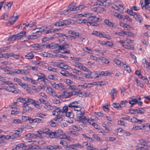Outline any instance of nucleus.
I'll list each match as a JSON object with an SVG mask.
<instances>
[{
	"instance_id": "f257e3e1",
	"label": "nucleus",
	"mask_w": 150,
	"mask_h": 150,
	"mask_svg": "<svg viewBox=\"0 0 150 150\" xmlns=\"http://www.w3.org/2000/svg\"><path fill=\"white\" fill-rule=\"evenodd\" d=\"M59 47V49L54 50L55 53L61 52L62 53H69L70 52V50L67 49L69 47L68 44L62 45H59L57 44Z\"/></svg>"
},
{
	"instance_id": "f03ea898",
	"label": "nucleus",
	"mask_w": 150,
	"mask_h": 150,
	"mask_svg": "<svg viewBox=\"0 0 150 150\" xmlns=\"http://www.w3.org/2000/svg\"><path fill=\"white\" fill-rule=\"evenodd\" d=\"M75 4L74 3H72L69 5L68 8L66 10L67 13H69L71 11L81 10L85 7L83 5H79L78 6H74ZM65 11H64V12Z\"/></svg>"
},
{
	"instance_id": "7ed1b4c3",
	"label": "nucleus",
	"mask_w": 150,
	"mask_h": 150,
	"mask_svg": "<svg viewBox=\"0 0 150 150\" xmlns=\"http://www.w3.org/2000/svg\"><path fill=\"white\" fill-rule=\"evenodd\" d=\"M33 149H48L50 150L55 149H61L62 147L60 146L54 145L53 146L50 145L47 146H34L32 147Z\"/></svg>"
},
{
	"instance_id": "20e7f679",
	"label": "nucleus",
	"mask_w": 150,
	"mask_h": 150,
	"mask_svg": "<svg viewBox=\"0 0 150 150\" xmlns=\"http://www.w3.org/2000/svg\"><path fill=\"white\" fill-rule=\"evenodd\" d=\"M93 14L88 13H84L83 14H81V16H84L87 17L88 18H89V20L91 21H99L100 18H97L94 16H93Z\"/></svg>"
},
{
	"instance_id": "39448f33",
	"label": "nucleus",
	"mask_w": 150,
	"mask_h": 150,
	"mask_svg": "<svg viewBox=\"0 0 150 150\" xmlns=\"http://www.w3.org/2000/svg\"><path fill=\"white\" fill-rule=\"evenodd\" d=\"M71 22L68 20L59 21L55 23L54 25L56 26H62L70 24Z\"/></svg>"
},
{
	"instance_id": "423d86ee",
	"label": "nucleus",
	"mask_w": 150,
	"mask_h": 150,
	"mask_svg": "<svg viewBox=\"0 0 150 150\" xmlns=\"http://www.w3.org/2000/svg\"><path fill=\"white\" fill-rule=\"evenodd\" d=\"M96 4V5L108 6L110 5V3L109 2H108L107 0H97Z\"/></svg>"
},
{
	"instance_id": "0eeeda50",
	"label": "nucleus",
	"mask_w": 150,
	"mask_h": 150,
	"mask_svg": "<svg viewBox=\"0 0 150 150\" xmlns=\"http://www.w3.org/2000/svg\"><path fill=\"white\" fill-rule=\"evenodd\" d=\"M15 13H14L13 15L10 18V19L11 21H10L6 25L8 26H10L11 25H12L16 21V20L18 19V16H16L15 17L14 16V14Z\"/></svg>"
},
{
	"instance_id": "6e6552de",
	"label": "nucleus",
	"mask_w": 150,
	"mask_h": 150,
	"mask_svg": "<svg viewBox=\"0 0 150 150\" xmlns=\"http://www.w3.org/2000/svg\"><path fill=\"white\" fill-rule=\"evenodd\" d=\"M9 88L8 91L11 92L15 94H16L19 93V90L15 88L14 86L13 85H9Z\"/></svg>"
},
{
	"instance_id": "1a4fd4ad",
	"label": "nucleus",
	"mask_w": 150,
	"mask_h": 150,
	"mask_svg": "<svg viewBox=\"0 0 150 150\" xmlns=\"http://www.w3.org/2000/svg\"><path fill=\"white\" fill-rule=\"evenodd\" d=\"M68 88L69 90H71L72 91L70 92L71 93H73L74 92L75 93L73 95H75L78 93V91L76 87L75 86L69 85Z\"/></svg>"
},
{
	"instance_id": "9d476101",
	"label": "nucleus",
	"mask_w": 150,
	"mask_h": 150,
	"mask_svg": "<svg viewBox=\"0 0 150 150\" xmlns=\"http://www.w3.org/2000/svg\"><path fill=\"white\" fill-rule=\"evenodd\" d=\"M35 102V100L29 98H25V101L24 102L23 105H29L30 104H33Z\"/></svg>"
},
{
	"instance_id": "9b49d317",
	"label": "nucleus",
	"mask_w": 150,
	"mask_h": 150,
	"mask_svg": "<svg viewBox=\"0 0 150 150\" xmlns=\"http://www.w3.org/2000/svg\"><path fill=\"white\" fill-rule=\"evenodd\" d=\"M47 131H45V130L42 131H37V132L38 133V135H37L36 137H39L40 139H42L43 138V136L42 135V134L44 133L46 134L47 132H48L50 130L49 129H47Z\"/></svg>"
},
{
	"instance_id": "f8f14e48",
	"label": "nucleus",
	"mask_w": 150,
	"mask_h": 150,
	"mask_svg": "<svg viewBox=\"0 0 150 150\" xmlns=\"http://www.w3.org/2000/svg\"><path fill=\"white\" fill-rule=\"evenodd\" d=\"M74 93V92L73 93H71V92H64V93L61 95L59 96L62 98H67L70 97L71 96L75 94Z\"/></svg>"
},
{
	"instance_id": "ddd939ff",
	"label": "nucleus",
	"mask_w": 150,
	"mask_h": 150,
	"mask_svg": "<svg viewBox=\"0 0 150 150\" xmlns=\"http://www.w3.org/2000/svg\"><path fill=\"white\" fill-rule=\"evenodd\" d=\"M53 86L54 87L57 89H59L62 88L63 90L65 89L64 86L62 84V83H59L58 84H56L55 83Z\"/></svg>"
},
{
	"instance_id": "4468645a",
	"label": "nucleus",
	"mask_w": 150,
	"mask_h": 150,
	"mask_svg": "<svg viewBox=\"0 0 150 150\" xmlns=\"http://www.w3.org/2000/svg\"><path fill=\"white\" fill-rule=\"evenodd\" d=\"M133 17L137 21H138L140 23H141L142 21H143L142 16L138 13H136Z\"/></svg>"
},
{
	"instance_id": "2eb2a0df",
	"label": "nucleus",
	"mask_w": 150,
	"mask_h": 150,
	"mask_svg": "<svg viewBox=\"0 0 150 150\" xmlns=\"http://www.w3.org/2000/svg\"><path fill=\"white\" fill-rule=\"evenodd\" d=\"M70 137L69 136H67L66 134H61L60 136L58 138H57L58 139H67V140H71Z\"/></svg>"
},
{
	"instance_id": "dca6fc26",
	"label": "nucleus",
	"mask_w": 150,
	"mask_h": 150,
	"mask_svg": "<svg viewBox=\"0 0 150 150\" xmlns=\"http://www.w3.org/2000/svg\"><path fill=\"white\" fill-rule=\"evenodd\" d=\"M56 116L57 117L54 118L55 121L61 122L63 120L64 116L63 115H58Z\"/></svg>"
},
{
	"instance_id": "f3484780",
	"label": "nucleus",
	"mask_w": 150,
	"mask_h": 150,
	"mask_svg": "<svg viewBox=\"0 0 150 150\" xmlns=\"http://www.w3.org/2000/svg\"><path fill=\"white\" fill-rule=\"evenodd\" d=\"M150 4V0H148L147 3H146L145 0H144V5L142 6V8H143L144 7H145L146 10H147L150 11V6H149V4Z\"/></svg>"
},
{
	"instance_id": "a211bd4d",
	"label": "nucleus",
	"mask_w": 150,
	"mask_h": 150,
	"mask_svg": "<svg viewBox=\"0 0 150 150\" xmlns=\"http://www.w3.org/2000/svg\"><path fill=\"white\" fill-rule=\"evenodd\" d=\"M46 135L47 137H48L50 138L51 139L56 138L55 135V134L54 132H52L51 131H50L48 132H47Z\"/></svg>"
},
{
	"instance_id": "6ab92c4d",
	"label": "nucleus",
	"mask_w": 150,
	"mask_h": 150,
	"mask_svg": "<svg viewBox=\"0 0 150 150\" xmlns=\"http://www.w3.org/2000/svg\"><path fill=\"white\" fill-rule=\"evenodd\" d=\"M25 36L26 37V40L35 39L37 38V36L36 35H32L27 36L25 35Z\"/></svg>"
},
{
	"instance_id": "aec40b11",
	"label": "nucleus",
	"mask_w": 150,
	"mask_h": 150,
	"mask_svg": "<svg viewBox=\"0 0 150 150\" xmlns=\"http://www.w3.org/2000/svg\"><path fill=\"white\" fill-rule=\"evenodd\" d=\"M24 105L23 106V109L25 113L28 111L32 110L33 109L31 107L28 106V105Z\"/></svg>"
},
{
	"instance_id": "412c9836",
	"label": "nucleus",
	"mask_w": 150,
	"mask_h": 150,
	"mask_svg": "<svg viewBox=\"0 0 150 150\" xmlns=\"http://www.w3.org/2000/svg\"><path fill=\"white\" fill-rule=\"evenodd\" d=\"M131 122L133 123H138L139 124H142L143 121V120H138L135 117H133L131 119Z\"/></svg>"
},
{
	"instance_id": "4be33fe9",
	"label": "nucleus",
	"mask_w": 150,
	"mask_h": 150,
	"mask_svg": "<svg viewBox=\"0 0 150 150\" xmlns=\"http://www.w3.org/2000/svg\"><path fill=\"white\" fill-rule=\"evenodd\" d=\"M61 112V110L60 108L56 107V108L52 112V115H59Z\"/></svg>"
},
{
	"instance_id": "5701e85b",
	"label": "nucleus",
	"mask_w": 150,
	"mask_h": 150,
	"mask_svg": "<svg viewBox=\"0 0 150 150\" xmlns=\"http://www.w3.org/2000/svg\"><path fill=\"white\" fill-rule=\"evenodd\" d=\"M13 4V2H6L4 5V8L6 10L10 8Z\"/></svg>"
},
{
	"instance_id": "b1692460",
	"label": "nucleus",
	"mask_w": 150,
	"mask_h": 150,
	"mask_svg": "<svg viewBox=\"0 0 150 150\" xmlns=\"http://www.w3.org/2000/svg\"><path fill=\"white\" fill-rule=\"evenodd\" d=\"M104 23L110 27H114L115 25V23L110 21L106 19L104 21Z\"/></svg>"
},
{
	"instance_id": "393cba45",
	"label": "nucleus",
	"mask_w": 150,
	"mask_h": 150,
	"mask_svg": "<svg viewBox=\"0 0 150 150\" xmlns=\"http://www.w3.org/2000/svg\"><path fill=\"white\" fill-rule=\"evenodd\" d=\"M47 27H42L39 28H37L36 29H38V31H36L35 32V33H36L38 32H44L45 33L46 31V29L47 28Z\"/></svg>"
},
{
	"instance_id": "a878e982",
	"label": "nucleus",
	"mask_w": 150,
	"mask_h": 150,
	"mask_svg": "<svg viewBox=\"0 0 150 150\" xmlns=\"http://www.w3.org/2000/svg\"><path fill=\"white\" fill-rule=\"evenodd\" d=\"M27 71L24 69H15V74L17 73L18 74H26Z\"/></svg>"
},
{
	"instance_id": "bb28decb",
	"label": "nucleus",
	"mask_w": 150,
	"mask_h": 150,
	"mask_svg": "<svg viewBox=\"0 0 150 150\" xmlns=\"http://www.w3.org/2000/svg\"><path fill=\"white\" fill-rule=\"evenodd\" d=\"M126 63H122V66L124 68L125 70L129 73H130L131 71L130 67H129L128 65L126 64Z\"/></svg>"
},
{
	"instance_id": "cd10ccee",
	"label": "nucleus",
	"mask_w": 150,
	"mask_h": 150,
	"mask_svg": "<svg viewBox=\"0 0 150 150\" xmlns=\"http://www.w3.org/2000/svg\"><path fill=\"white\" fill-rule=\"evenodd\" d=\"M35 75L39 77L37 80H39V79H41V81H44V78L45 77V76L43 74L41 73H38L37 74H35Z\"/></svg>"
},
{
	"instance_id": "c85d7f7f",
	"label": "nucleus",
	"mask_w": 150,
	"mask_h": 150,
	"mask_svg": "<svg viewBox=\"0 0 150 150\" xmlns=\"http://www.w3.org/2000/svg\"><path fill=\"white\" fill-rule=\"evenodd\" d=\"M47 90L49 92H50L52 94V95L56 97H58L57 95H56L55 94V92L51 87L47 86Z\"/></svg>"
},
{
	"instance_id": "c756f323",
	"label": "nucleus",
	"mask_w": 150,
	"mask_h": 150,
	"mask_svg": "<svg viewBox=\"0 0 150 150\" xmlns=\"http://www.w3.org/2000/svg\"><path fill=\"white\" fill-rule=\"evenodd\" d=\"M56 138L57 139L60 136L61 134L63 133L62 130V129H59L54 132Z\"/></svg>"
},
{
	"instance_id": "7c9ffc66",
	"label": "nucleus",
	"mask_w": 150,
	"mask_h": 150,
	"mask_svg": "<svg viewBox=\"0 0 150 150\" xmlns=\"http://www.w3.org/2000/svg\"><path fill=\"white\" fill-rule=\"evenodd\" d=\"M117 92V91L116 89L115 88L111 90L110 94L111 96V98L112 99L114 98V96L115 94H116Z\"/></svg>"
},
{
	"instance_id": "2f4dec72",
	"label": "nucleus",
	"mask_w": 150,
	"mask_h": 150,
	"mask_svg": "<svg viewBox=\"0 0 150 150\" xmlns=\"http://www.w3.org/2000/svg\"><path fill=\"white\" fill-rule=\"evenodd\" d=\"M112 105L114 107L117 108L118 110H121L122 109V107L121 106L120 104L118 103H113Z\"/></svg>"
},
{
	"instance_id": "473e14b6",
	"label": "nucleus",
	"mask_w": 150,
	"mask_h": 150,
	"mask_svg": "<svg viewBox=\"0 0 150 150\" xmlns=\"http://www.w3.org/2000/svg\"><path fill=\"white\" fill-rule=\"evenodd\" d=\"M14 81L16 82L20 86L23 85V83H22V80L18 78H15L13 79Z\"/></svg>"
},
{
	"instance_id": "72a5a7b5",
	"label": "nucleus",
	"mask_w": 150,
	"mask_h": 150,
	"mask_svg": "<svg viewBox=\"0 0 150 150\" xmlns=\"http://www.w3.org/2000/svg\"><path fill=\"white\" fill-rule=\"evenodd\" d=\"M34 57L33 54L30 52L29 53L27 54L25 56V58L27 59H32Z\"/></svg>"
},
{
	"instance_id": "f704fd0d",
	"label": "nucleus",
	"mask_w": 150,
	"mask_h": 150,
	"mask_svg": "<svg viewBox=\"0 0 150 150\" xmlns=\"http://www.w3.org/2000/svg\"><path fill=\"white\" fill-rule=\"evenodd\" d=\"M102 62L106 64H108L110 63L109 61L106 58L103 57H101L100 59Z\"/></svg>"
},
{
	"instance_id": "c9c22d12",
	"label": "nucleus",
	"mask_w": 150,
	"mask_h": 150,
	"mask_svg": "<svg viewBox=\"0 0 150 150\" xmlns=\"http://www.w3.org/2000/svg\"><path fill=\"white\" fill-rule=\"evenodd\" d=\"M26 34V32L25 31L20 32L18 34L16 35L17 38H19L23 37Z\"/></svg>"
},
{
	"instance_id": "e433bc0d",
	"label": "nucleus",
	"mask_w": 150,
	"mask_h": 150,
	"mask_svg": "<svg viewBox=\"0 0 150 150\" xmlns=\"http://www.w3.org/2000/svg\"><path fill=\"white\" fill-rule=\"evenodd\" d=\"M24 144L23 143L19 144L16 146L15 149L13 148L12 150L18 149H19L21 148H22V149H23V147H24Z\"/></svg>"
},
{
	"instance_id": "4c0bfd02",
	"label": "nucleus",
	"mask_w": 150,
	"mask_h": 150,
	"mask_svg": "<svg viewBox=\"0 0 150 150\" xmlns=\"http://www.w3.org/2000/svg\"><path fill=\"white\" fill-rule=\"evenodd\" d=\"M100 37L107 38L108 40L110 39V36L109 35L105 34L104 32L101 33Z\"/></svg>"
},
{
	"instance_id": "58836bf2",
	"label": "nucleus",
	"mask_w": 150,
	"mask_h": 150,
	"mask_svg": "<svg viewBox=\"0 0 150 150\" xmlns=\"http://www.w3.org/2000/svg\"><path fill=\"white\" fill-rule=\"evenodd\" d=\"M77 103L76 102H72L69 104L68 106V108L69 109H70V110H71V109H74L76 105H74V103Z\"/></svg>"
},
{
	"instance_id": "ea45409f",
	"label": "nucleus",
	"mask_w": 150,
	"mask_h": 150,
	"mask_svg": "<svg viewBox=\"0 0 150 150\" xmlns=\"http://www.w3.org/2000/svg\"><path fill=\"white\" fill-rule=\"evenodd\" d=\"M26 137L29 138H36L37 134L35 135L33 133H29L26 135Z\"/></svg>"
},
{
	"instance_id": "a19ab883",
	"label": "nucleus",
	"mask_w": 150,
	"mask_h": 150,
	"mask_svg": "<svg viewBox=\"0 0 150 150\" xmlns=\"http://www.w3.org/2000/svg\"><path fill=\"white\" fill-rule=\"evenodd\" d=\"M4 72L6 74H10L11 75H14L15 74V71H12L8 70H5Z\"/></svg>"
},
{
	"instance_id": "79ce46f5",
	"label": "nucleus",
	"mask_w": 150,
	"mask_h": 150,
	"mask_svg": "<svg viewBox=\"0 0 150 150\" xmlns=\"http://www.w3.org/2000/svg\"><path fill=\"white\" fill-rule=\"evenodd\" d=\"M138 102V100L136 99H132L129 101V103L132 105H134L136 104Z\"/></svg>"
},
{
	"instance_id": "37998d69",
	"label": "nucleus",
	"mask_w": 150,
	"mask_h": 150,
	"mask_svg": "<svg viewBox=\"0 0 150 150\" xmlns=\"http://www.w3.org/2000/svg\"><path fill=\"white\" fill-rule=\"evenodd\" d=\"M0 138L2 140L5 139H8L10 138H11V136L9 135H2L1 137H0Z\"/></svg>"
},
{
	"instance_id": "c03bdc74",
	"label": "nucleus",
	"mask_w": 150,
	"mask_h": 150,
	"mask_svg": "<svg viewBox=\"0 0 150 150\" xmlns=\"http://www.w3.org/2000/svg\"><path fill=\"white\" fill-rule=\"evenodd\" d=\"M68 110H69V109L68 108V107L65 106L63 108L62 110L61 111V112L62 113H65L67 112Z\"/></svg>"
},
{
	"instance_id": "a18cd8bd",
	"label": "nucleus",
	"mask_w": 150,
	"mask_h": 150,
	"mask_svg": "<svg viewBox=\"0 0 150 150\" xmlns=\"http://www.w3.org/2000/svg\"><path fill=\"white\" fill-rule=\"evenodd\" d=\"M84 112H81V111H79L76 112V116L78 117H80L81 118L84 115Z\"/></svg>"
},
{
	"instance_id": "49530a36",
	"label": "nucleus",
	"mask_w": 150,
	"mask_h": 150,
	"mask_svg": "<svg viewBox=\"0 0 150 150\" xmlns=\"http://www.w3.org/2000/svg\"><path fill=\"white\" fill-rule=\"evenodd\" d=\"M87 147V149L89 150H98V149L94 148L93 147V145L90 144H89V145Z\"/></svg>"
},
{
	"instance_id": "de8ad7c7",
	"label": "nucleus",
	"mask_w": 150,
	"mask_h": 150,
	"mask_svg": "<svg viewBox=\"0 0 150 150\" xmlns=\"http://www.w3.org/2000/svg\"><path fill=\"white\" fill-rule=\"evenodd\" d=\"M35 24V23L34 22L30 21V22L27 25L26 24L24 23L23 24V25H25V26L28 27L29 26L30 27H32L33 25H34Z\"/></svg>"
},
{
	"instance_id": "09e8293b",
	"label": "nucleus",
	"mask_w": 150,
	"mask_h": 150,
	"mask_svg": "<svg viewBox=\"0 0 150 150\" xmlns=\"http://www.w3.org/2000/svg\"><path fill=\"white\" fill-rule=\"evenodd\" d=\"M141 110L139 109H137V112L141 114H143L146 112V110H143V108H141Z\"/></svg>"
},
{
	"instance_id": "8fccbe9b",
	"label": "nucleus",
	"mask_w": 150,
	"mask_h": 150,
	"mask_svg": "<svg viewBox=\"0 0 150 150\" xmlns=\"http://www.w3.org/2000/svg\"><path fill=\"white\" fill-rule=\"evenodd\" d=\"M74 65L76 67L78 68L79 69H81V67H82V64L79 62H76L74 64Z\"/></svg>"
},
{
	"instance_id": "3c124183",
	"label": "nucleus",
	"mask_w": 150,
	"mask_h": 150,
	"mask_svg": "<svg viewBox=\"0 0 150 150\" xmlns=\"http://www.w3.org/2000/svg\"><path fill=\"white\" fill-rule=\"evenodd\" d=\"M48 78L49 79L55 80L57 79L56 76L52 74H49L48 76Z\"/></svg>"
},
{
	"instance_id": "603ef678",
	"label": "nucleus",
	"mask_w": 150,
	"mask_h": 150,
	"mask_svg": "<svg viewBox=\"0 0 150 150\" xmlns=\"http://www.w3.org/2000/svg\"><path fill=\"white\" fill-rule=\"evenodd\" d=\"M122 19H123V20L126 19L128 21H130L131 22L132 21V20L129 17V16L127 15H123Z\"/></svg>"
},
{
	"instance_id": "864d4df0",
	"label": "nucleus",
	"mask_w": 150,
	"mask_h": 150,
	"mask_svg": "<svg viewBox=\"0 0 150 150\" xmlns=\"http://www.w3.org/2000/svg\"><path fill=\"white\" fill-rule=\"evenodd\" d=\"M79 36H77L76 35H69L67 36V38H69V39H74L76 38H79Z\"/></svg>"
},
{
	"instance_id": "5fc2aeb1",
	"label": "nucleus",
	"mask_w": 150,
	"mask_h": 150,
	"mask_svg": "<svg viewBox=\"0 0 150 150\" xmlns=\"http://www.w3.org/2000/svg\"><path fill=\"white\" fill-rule=\"evenodd\" d=\"M145 126V125H144L143 126H135L133 127V128L135 130H137L139 129H142L144 128Z\"/></svg>"
},
{
	"instance_id": "6e6d98bb",
	"label": "nucleus",
	"mask_w": 150,
	"mask_h": 150,
	"mask_svg": "<svg viewBox=\"0 0 150 150\" xmlns=\"http://www.w3.org/2000/svg\"><path fill=\"white\" fill-rule=\"evenodd\" d=\"M51 65L54 67H59L60 66V64L58 63L55 62H51Z\"/></svg>"
},
{
	"instance_id": "4d7b16f0",
	"label": "nucleus",
	"mask_w": 150,
	"mask_h": 150,
	"mask_svg": "<svg viewBox=\"0 0 150 150\" xmlns=\"http://www.w3.org/2000/svg\"><path fill=\"white\" fill-rule=\"evenodd\" d=\"M101 33H100L97 31H94L92 33V35H94L100 37Z\"/></svg>"
},
{
	"instance_id": "13d9d810",
	"label": "nucleus",
	"mask_w": 150,
	"mask_h": 150,
	"mask_svg": "<svg viewBox=\"0 0 150 150\" xmlns=\"http://www.w3.org/2000/svg\"><path fill=\"white\" fill-rule=\"evenodd\" d=\"M68 71L64 70H62L60 72V73L64 76H67V74L68 73Z\"/></svg>"
},
{
	"instance_id": "bf43d9fd",
	"label": "nucleus",
	"mask_w": 150,
	"mask_h": 150,
	"mask_svg": "<svg viewBox=\"0 0 150 150\" xmlns=\"http://www.w3.org/2000/svg\"><path fill=\"white\" fill-rule=\"evenodd\" d=\"M38 103L39 102L38 101H36V102H35L33 105H34V106L37 108L40 109L41 108V106Z\"/></svg>"
},
{
	"instance_id": "052dcab7",
	"label": "nucleus",
	"mask_w": 150,
	"mask_h": 150,
	"mask_svg": "<svg viewBox=\"0 0 150 150\" xmlns=\"http://www.w3.org/2000/svg\"><path fill=\"white\" fill-rule=\"evenodd\" d=\"M66 115L67 117L70 118H72L73 116L72 115V112L70 111H69L68 112H67L66 113Z\"/></svg>"
},
{
	"instance_id": "680f3d73",
	"label": "nucleus",
	"mask_w": 150,
	"mask_h": 150,
	"mask_svg": "<svg viewBox=\"0 0 150 150\" xmlns=\"http://www.w3.org/2000/svg\"><path fill=\"white\" fill-rule=\"evenodd\" d=\"M114 63L118 65H120L121 66H122V63H121V61L117 59H115L114 60Z\"/></svg>"
},
{
	"instance_id": "e2e57ef3",
	"label": "nucleus",
	"mask_w": 150,
	"mask_h": 150,
	"mask_svg": "<svg viewBox=\"0 0 150 150\" xmlns=\"http://www.w3.org/2000/svg\"><path fill=\"white\" fill-rule=\"evenodd\" d=\"M69 34H72L74 35H76L77 36H79V34L78 33L75 32L72 30H69Z\"/></svg>"
},
{
	"instance_id": "0e129e2a",
	"label": "nucleus",
	"mask_w": 150,
	"mask_h": 150,
	"mask_svg": "<svg viewBox=\"0 0 150 150\" xmlns=\"http://www.w3.org/2000/svg\"><path fill=\"white\" fill-rule=\"evenodd\" d=\"M45 115L41 113H37L36 114V116L43 118L44 116H45Z\"/></svg>"
},
{
	"instance_id": "69168bd1",
	"label": "nucleus",
	"mask_w": 150,
	"mask_h": 150,
	"mask_svg": "<svg viewBox=\"0 0 150 150\" xmlns=\"http://www.w3.org/2000/svg\"><path fill=\"white\" fill-rule=\"evenodd\" d=\"M89 25H91L93 26H98L97 23L95 22H93L91 21H89L88 23Z\"/></svg>"
},
{
	"instance_id": "338daca9",
	"label": "nucleus",
	"mask_w": 150,
	"mask_h": 150,
	"mask_svg": "<svg viewBox=\"0 0 150 150\" xmlns=\"http://www.w3.org/2000/svg\"><path fill=\"white\" fill-rule=\"evenodd\" d=\"M35 123H42L43 121L41 119L36 118L35 119Z\"/></svg>"
},
{
	"instance_id": "774afa93",
	"label": "nucleus",
	"mask_w": 150,
	"mask_h": 150,
	"mask_svg": "<svg viewBox=\"0 0 150 150\" xmlns=\"http://www.w3.org/2000/svg\"><path fill=\"white\" fill-rule=\"evenodd\" d=\"M19 135L18 133H14L11 136V139H14V138H17L19 137Z\"/></svg>"
}]
</instances>
